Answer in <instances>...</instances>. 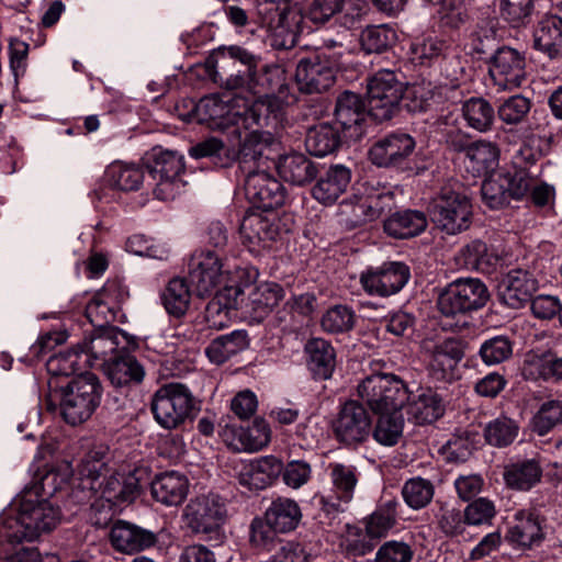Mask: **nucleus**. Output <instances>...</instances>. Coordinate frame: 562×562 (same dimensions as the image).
I'll return each instance as SVG.
<instances>
[{
    "instance_id": "1",
    "label": "nucleus",
    "mask_w": 562,
    "mask_h": 562,
    "mask_svg": "<svg viewBox=\"0 0 562 562\" xmlns=\"http://www.w3.org/2000/svg\"><path fill=\"white\" fill-rule=\"evenodd\" d=\"M256 68L254 55L238 46H231L224 48L216 59L212 77L227 90L246 88L251 94L248 98L250 103L260 99L269 100L272 104L269 117L276 116L279 104L272 94L285 97V71L276 65L265 66L260 72Z\"/></svg>"
},
{
    "instance_id": "2",
    "label": "nucleus",
    "mask_w": 562,
    "mask_h": 562,
    "mask_svg": "<svg viewBox=\"0 0 562 562\" xmlns=\"http://www.w3.org/2000/svg\"><path fill=\"white\" fill-rule=\"evenodd\" d=\"M271 140L269 133L251 131L245 135L238 153L239 167L246 175V196L262 211H271L284 202L282 184L267 172L271 167Z\"/></svg>"
},
{
    "instance_id": "3",
    "label": "nucleus",
    "mask_w": 562,
    "mask_h": 562,
    "mask_svg": "<svg viewBox=\"0 0 562 562\" xmlns=\"http://www.w3.org/2000/svg\"><path fill=\"white\" fill-rule=\"evenodd\" d=\"M272 104L269 100L249 102L248 98L236 93L209 95L200 100L196 105L200 120L206 122L213 130L226 131L241 139V128L250 130L255 125L268 124Z\"/></svg>"
},
{
    "instance_id": "4",
    "label": "nucleus",
    "mask_w": 562,
    "mask_h": 562,
    "mask_svg": "<svg viewBox=\"0 0 562 562\" xmlns=\"http://www.w3.org/2000/svg\"><path fill=\"white\" fill-rule=\"evenodd\" d=\"M60 518L59 509L50 503L40 499L36 494L25 491L20 498L19 510L14 519L9 520L12 529L8 538L12 541H33L42 532L54 529Z\"/></svg>"
},
{
    "instance_id": "5",
    "label": "nucleus",
    "mask_w": 562,
    "mask_h": 562,
    "mask_svg": "<svg viewBox=\"0 0 562 562\" xmlns=\"http://www.w3.org/2000/svg\"><path fill=\"white\" fill-rule=\"evenodd\" d=\"M150 408L155 420L162 428L178 429L192 418L193 396L184 384L168 383L155 392Z\"/></svg>"
},
{
    "instance_id": "6",
    "label": "nucleus",
    "mask_w": 562,
    "mask_h": 562,
    "mask_svg": "<svg viewBox=\"0 0 562 562\" xmlns=\"http://www.w3.org/2000/svg\"><path fill=\"white\" fill-rule=\"evenodd\" d=\"M227 509L222 497L215 494L196 496L187 504L183 518L194 535L221 542L224 539L223 525Z\"/></svg>"
},
{
    "instance_id": "7",
    "label": "nucleus",
    "mask_w": 562,
    "mask_h": 562,
    "mask_svg": "<svg viewBox=\"0 0 562 562\" xmlns=\"http://www.w3.org/2000/svg\"><path fill=\"white\" fill-rule=\"evenodd\" d=\"M358 396L375 414L401 411L408 398L402 380L392 374H372L357 387Z\"/></svg>"
},
{
    "instance_id": "8",
    "label": "nucleus",
    "mask_w": 562,
    "mask_h": 562,
    "mask_svg": "<svg viewBox=\"0 0 562 562\" xmlns=\"http://www.w3.org/2000/svg\"><path fill=\"white\" fill-rule=\"evenodd\" d=\"M405 89V83L394 71L384 69L374 74L367 85L368 114L378 122L392 119L398 110Z\"/></svg>"
},
{
    "instance_id": "9",
    "label": "nucleus",
    "mask_w": 562,
    "mask_h": 562,
    "mask_svg": "<svg viewBox=\"0 0 562 562\" xmlns=\"http://www.w3.org/2000/svg\"><path fill=\"white\" fill-rule=\"evenodd\" d=\"M120 336L123 333L116 327L93 329L86 334L72 346V368L87 371V369L103 368L115 356L119 349Z\"/></svg>"
},
{
    "instance_id": "10",
    "label": "nucleus",
    "mask_w": 562,
    "mask_h": 562,
    "mask_svg": "<svg viewBox=\"0 0 562 562\" xmlns=\"http://www.w3.org/2000/svg\"><path fill=\"white\" fill-rule=\"evenodd\" d=\"M490 291L476 278H460L447 285L439 294L437 306L441 314L456 316L477 311L486 305Z\"/></svg>"
},
{
    "instance_id": "11",
    "label": "nucleus",
    "mask_w": 562,
    "mask_h": 562,
    "mask_svg": "<svg viewBox=\"0 0 562 562\" xmlns=\"http://www.w3.org/2000/svg\"><path fill=\"white\" fill-rule=\"evenodd\" d=\"M429 216L438 229L456 235L470 227L472 205L464 194L445 188L432 199Z\"/></svg>"
},
{
    "instance_id": "12",
    "label": "nucleus",
    "mask_w": 562,
    "mask_h": 562,
    "mask_svg": "<svg viewBox=\"0 0 562 562\" xmlns=\"http://www.w3.org/2000/svg\"><path fill=\"white\" fill-rule=\"evenodd\" d=\"M228 271L224 258L211 249L194 254L189 265L190 282L199 296L212 294L225 282Z\"/></svg>"
},
{
    "instance_id": "13",
    "label": "nucleus",
    "mask_w": 562,
    "mask_h": 562,
    "mask_svg": "<svg viewBox=\"0 0 562 562\" xmlns=\"http://www.w3.org/2000/svg\"><path fill=\"white\" fill-rule=\"evenodd\" d=\"M46 369L52 375L48 380L50 392L47 398V409L69 423L70 381L67 380L70 370L69 353L61 352L49 357Z\"/></svg>"
},
{
    "instance_id": "14",
    "label": "nucleus",
    "mask_w": 562,
    "mask_h": 562,
    "mask_svg": "<svg viewBox=\"0 0 562 562\" xmlns=\"http://www.w3.org/2000/svg\"><path fill=\"white\" fill-rule=\"evenodd\" d=\"M411 278L408 266L404 262H384L376 269L362 272L360 283L372 295L390 296L400 292Z\"/></svg>"
},
{
    "instance_id": "15",
    "label": "nucleus",
    "mask_w": 562,
    "mask_h": 562,
    "mask_svg": "<svg viewBox=\"0 0 562 562\" xmlns=\"http://www.w3.org/2000/svg\"><path fill=\"white\" fill-rule=\"evenodd\" d=\"M371 424L370 415L363 405L351 400L342 405L334 423V432L340 442L355 446L369 438Z\"/></svg>"
},
{
    "instance_id": "16",
    "label": "nucleus",
    "mask_w": 562,
    "mask_h": 562,
    "mask_svg": "<svg viewBox=\"0 0 562 562\" xmlns=\"http://www.w3.org/2000/svg\"><path fill=\"white\" fill-rule=\"evenodd\" d=\"M539 288L536 269L513 268L498 283V297L510 308H520L529 302Z\"/></svg>"
},
{
    "instance_id": "17",
    "label": "nucleus",
    "mask_w": 562,
    "mask_h": 562,
    "mask_svg": "<svg viewBox=\"0 0 562 562\" xmlns=\"http://www.w3.org/2000/svg\"><path fill=\"white\" fill-rule=\"evenodd\" d=\"M72 368V425L89 419L101 401V384L90 371Z\"/></svg>"
},
{
    "instance_id": "18",
    "label": "nucleus",
    "mask_w": 562,
    "mask_h": 562,
    "mask_svg": "<svg viewBox=\"0 0 562 562\" xmlns=\"http://www.w3.org/2000/svg\"><path fill=\"white\" fill-rule=\"evenodd\" d=\"M423 350L429 374L437 381H448L463 357L458 340L447 338L440 341L424 340Z\"/></svg>"
},
{
    "instance_id": "19",
    "label": "nucleus",
    "mask_w": 562,
    "mask_h": 562,
    "mask_svg": "<svg viewBox=\"0 0 562 562\" xmlns=\"http://www.w3.org/2000/svg\"><path fill=\"white\" fill-rule=\"evenodd\" d=\"M282 461L274 456L259 457L240 463L237 479L241 486L250 491H261L272 485L281 475Z\"/></svg>"
},
{
    "instance_id": "20",
    "label": "nucleus",
    "mask_w": 562,
    "mask_h": 562,
    "mask_svg": "<svg viewBox=\"0 0 562 562\" xmlns=\"http://www.w3.org/2000/svg\"><path fill=\"white\" fill-rule=\"evenodd\" d=\"M335 80V69L318 58L302 59L296 66L295 83L302 93H323L334 86Z\"/></svg>"
},
{
    "instance_id": "21",
    "label": "nucleus",
    "mask_w": 562,
    "mask_h": 562,
    "mask_svg": "<svg viewBox=\"0 0 562 562\" xmlns=\"http://www.w3.org/2000/svg\"><path fill=\"white\" fill-rule=\"evenodd\" d=\"M415 140L405 133H393L379 139L369 151L372 164L393 167L403 164L413 153Z\"/></svg>"
},
{
    "instance_id": "22",
    "label": "nucleus",
    "mask_w": 562,
    "mask_h": 562,
    "mask_svg": "<svg viewBox=\"0 0 562 562\" xmlns=\"http://www.w3.org/2000/svg\"><path fill=\"white\" fill-rule=\"evenodd\" d=\"M109 540L114 550L133 554L153 547L157 537L153 531L125 520H116L111 526Z\"/></svg>"
},
{
    "instance_id": "23",
    "label": "nucleus",
    "mask_w": 562,
    "mask_h": 562,
    "mask_svg": "<svg viewBox=\"0 0 562 562\" xmlns=\"http://www.w3.org/2000/svg\"><path fill=\"white\" fill-rule=\"evenodd\" d=\"M491 72L505 89L518 88L525 80V58L510 47L499 48L493 57Z\"/></svg>"
},
{
    "instance_id": "24",
    "label": "nucleus",
    "mask_w": 562,
    "mask_h": 562,
    "mask_svg": "<svg viewBox=\"0 0 562 562\" xmlns=\"http://www.w3.org/2000/svg\"><path fill=\"white\" fill-rule=\"evenodd\" d=\"M351 181V171L344 165H333L321 176L312 189V195L324 205L334 204L346 192Z\"/></svg>"
},
{
    "instance_id": "25",
    "label": "nucleus",
    "mask_w": 562,
    "mask_h": 562,
    "mask_svg": "<svg viewBox=\"0 0 562 562\" xmlns=\"http://www.w3.org/2000/svg\"><path fill=\"white\" fill-rule=\"evenodd\" d=\"M271 166L284 181L295 186L311 182L318 172L316 165L301 153L285 154L277 162L271 159Z\"/></svg>"
},
{
    "instance_id": "26",
    "label": "nucleus",
    "mask_w": 562,
    "mask_h": 562,
    "mask_svg": "<svg viewBox=\"0 0 562 562\" xmlns=\"http://www.w3.org/2000/svg\"><path fill=\"white\" fill-rule=\"evenodd\" d=\"M543 519L530 509H521L514 515V525L509 528L507 538L510 542L530 548L543 539Z\"/></svg>"
},
{
    "instance_id": "27",
    "label": "nucleus",
    "mask_w": 562,
    "mask_h": 562,
    "mask_svg": "<svg viewBox=\"0 0 562 562\" xmlns=\"http://www.w3.org/2000/svg\"><path fill=\"white\" fill-rule=\"evenodd\" d=\"M189 481L186 475L169 471L161 473L151 482L153 497L166 506H178L187 497Z\"/></svg>"
},
{
    "instance_id": "28",
    "label": "nucleus",
    "mask_w": 562,
    "mask_h": 562,
    "mask_svg": "<svg viewBox=\"0 0 562 562\" xmlns=\"http://www.w3.org/2000/svg\"><path fill=\"white\" fill-rule=\"evenodd\" d=\"M407 415L416 424H430L445 413L442 397L431 389H420L407 398Z\"/></svg>"
},
{
    "instance_id": "29",
    "label": "nucleus",
    "mask_w": 562,
    "mask_h": 562,
    "mask_svg": "<svg viewBox=\"0 0 562 562\" xmlns=\"http://www.w3.org/2000/svg\"><path fill=\"white\" fill-rule=\"evenodd\" d=\"M284 289L276 282H262L252 288L246 301V314L262 319L284 299Z\"/></svg>"
},
{
    "instance_id": "30",
    "label": "nucleus",
    "mask_w": 562,
    "mask_h": 562,
    "mask_svg": "<svg viewBox=\"0 0 562 562\" xmlns=\"http://www.w3.org/2000/svg\"><path fill=\"white\" fill-rule=\"evenodd\" d=\"M240 235L249 249L268 247L269 243L279 235V228L272 220L262 214L252 213L244 217L240 225Z\"/></svg>"
},
{
    "instance_id": "31",
    "label": "nucleus",
    "mask_w": 562,
    "mask_h": 562,
    "mask_svg": "<svg viewBox=\"0 0 562 562\" xmlns=\"http://www.w3.org/2000/svg\"><path fill=\"white\" fill-rule=\"evenodd\" d=\"M308 355V369L318 380L331 378L336 367V351L334 347L323 338H312L305 345Z\"/></svg>"
},
{
    "instance_id": "32",
    "label": "nucleus",
    "mask_w": 562,
    "mask_h": 562,
    "mask_svg": "<svg viewBox=\"0 0 562 562\" xmlns=\"http://www.w3.org/2000/svg\"><path fill=\"white\" fill-rule=\"evenodd\" d=\"M456 261L462 268L488 274L495 270L498 257L484 241L474 239L460 248L456 255Z\"/></svg>"
},
{
    "instance_id": "33",
    "label": "nucleus",
    "mask_w": 562,
    "mask_h": 562,
    "mask_svg": "<svg viewBox=\"0 0 562 562\" xmlns=\"http://www.w3.org/2000/svg\"><path fill=\"white\" fill-rule=\"evenodd\" d=\"M428 221L424 212L417 210H405L392 214L384 222V232L394 238H412L423 233Z\"/></svg>"
},
{
    "instance_id": "34",
    "label": "nucleus",
    "mask_w": 562,
    "mask_h": 562,
    "mask_svg": "<svg viewBox=\"0 0 562 562\" xmlns=\"http://www.w3.org/2000/svg\"><path fill=\"white\" fill-rule=\"evenodd\" d=\"M265 518L279 533H288L299 526L302 512L294 499L280 496L266 509Z\"/></svg>"
},
{
    "instance_id": "35",
    "label": "nucleus",
    "mask_w": 562,
    "mask_h": 562,
    "mask_svg": "<svg viewBox=\"0 0 562 562\" xmlns=\"http://www.w3.org/2000/svg\"><path fill=\"white\" fill-rule=\"evenodd\" d=\"M327 473L334 497L339 502L333 504V507L338 509L340 503L349 504L353 498L358 484L357 469L350 464L330 462L327 465Z\"/></svg>"
},
{
    "instance_id": "36",
    "label": "nucleus",
    "mask_w": 562,
    "mask_h": 562,
    "mask_svg": "<svg viewBox=\"0 0 562 562\" xmlns=\"http://www.w3.org/2000/svg\"><path fill=\"white\" fill-rule=\"evenodd\" d=\"M249 345L246 330H234L231 334L222 335L211 341L205 352L210 361L222 364L233 356L245 350Z\"/></svg>"
},
{
    "instance_id": "37",
    "label": "nucleus",
    "mask_w": 562,
    "mask_h": 562,
    "mask_svg": "<svg viewBox=\"0 0 562 562\" xmlns=\"http://www.w3.org/2000/svg\"><path fill=\"white\" fill-rule=\"evenodd\" d=\"M105 369L112 384L116 386L127 385L132 382L138 383L144 378L142 364L130 353L115 355Z\"/></svg>"
},
{
    "instance_id": "38",
    "label": "nucleus",
    "mask_w": 562,
    "mask_h": 562,
    "mask_svg": "<svg viewBox=\"0 0 562 562\" xmlns=\"http://www.w3.org/2000/svg\"><path fill=\"white\" fill-rule=\"evenodd\" d=\"M542 469L535 460L512 463L503 473L506 485L519 491L530 490L540 481Z\"/></svg>"
},
{
    "instance_id": "39",
    "label": "nucleus",
    "mask_w": 562,
    "mask_h": 562,
    "mask_svg": "<svg viewBox=\"0 0 562 562\" xmlns=\"http://www.w3.org/2000/svg\"><path fill=\"white\" fill-rule=\"evenodd\" d=\"M499 150L497 146L487 140H477L471 144L465 153L469 168L473 175L482 176L494 170L497 166Z\"/></svg>"
},
{
    "instance_id": "40",
    "label": "nucleus",
    "mask_w": 562,
    "mask_h": 562,
    "mask_svg": "<svg viewBox=\"0 0 562 562\" xmlns=\"http://www.w3.org/2000/svg\"><path fill=\"white\" fill-rule=\"evenodd\" d=\"M256 11L260 16V23L269 30L282 27L292 35H300L303 32L301 24L292 26L289 22L291 15L286 12V8H281L270 0H257Z\"/></svg>"
},
{
    "instance_id": "41",
    "label": "nucleus",
    "mask_w": 562,
    "mask_h": 562,
    "mask_svg": "<svg viewBox=\"0 0 562 562\" xmlns=\"http://www.w3.org/2000/svg\"><path fill=\"white\" fill-rule=\"evenodd\" d=\"M104 179L112 188L122 191H134L143 183L144 172L133 165L115 162L106 168Z\"/></svg>"
},
{
    "instance_id": "42",
    "label": "nucleus",
    "mask_w": 562,
    "mask_h": 562,
    "mask_svg": "<svg viewBox=\"0 0 562 562\" xmlns=\"http://www.w3.org/2000/svg\"><path fill=\"white\" fill-rule=\"evenodd\" d=\"M339 142V135L333 126L321 124L308 130L305 147L311 155L324 157L331 154L338 147Z\"/></svg>"
},
{
    "instance_id": "43",
    "label": "nucleus",
    "mask_w": 562,
    "mask_h": 562,
    "mask_svg": "<svg viewBox=\"0 0 562 562\" xmlns=\"http://www.w3.org/2000/svg\"><path fill=\"white\" fill-rule=\"evenodd\" d=\"M404 418L401 411L380 414L371 434L374 440L386 447L394 446L403 435Z\"/></svg>"
},
{
    "instance_id": "44",
    "label": "nucleus",
    "mask_w": 562,
    "mask_h": 562,
    "mask_svg": "<svg viewBox=\"0 0 562 562\" xmlns=\"http://www.w3.org/2000/svg\"><path fill=\"white\" fill-rule=\"evenodd\" d=\"M364 115V104L361 98L350 91L341 93L336 102L335 117L344 130L361 123Z\"/></svg>"
},
{
    "instance_id": "45",
    "label": "nucleus",
    "mask_w": 562,
    "mask_h": 562,
    "mask_svg": "<svg viewBox=\"0 0 562 562\" xmlns=\"http://www.w3.org/2000/svg\"><path fill=\"white\" fill-rule=\"evenodd\" d=\"M376 541L358 526L347 525L340 538V548L349 558H359L370 553Z\"/></svg>"
},
{
    "instance_id": "46",
    "label": "nucleus",
    "mask_w": 562,
    "mask_h": 562,
    "mask_svg": "<svg viewBox=\"0 0 562 562\" xmlns=\"http://www.w3.org/2000/svg\"><path fill=\"white\" fill-rule=\"evenodd\" d=\"M191 293L184 279L173 278L162 293L166 311L176 317L186 314L189 308Z\"/></svg>"
},
{
    "instance_id": "47",
    "label": "nucleus",
    "mask_w": 562,
    "mask_h": 562,
    "mask_svg": "<svg viewBox=\"0 0 562 562\" xmlns=\"http://www.w3.org/2000/svg\"><path fill=\"white\" fill-rule=\"evenodd\" d=\"M462 113L469 126L479 132L490 130L495 117L493 106L483 98H471L465 101Z\"/></svg>"
},
{
    "instance_id": "48",
    "label": "nucleus",
    "mask_w": 562,
    "mask_h": 562,
    "mask_svg": "<svg viewBox=\"0 0 562 562\" xmlns=\"http://www.w3.org/2000/svg\"><path fill=\"white\" fill-rule=\"evenodd\" d=\"M518 424L506 416H499L484 427V438L487 443L494 447H507L514 442L518 436Z\"/></svg>"
},
{
    "instance_id": "49",
    "label": "nucleus",
    "mask_w": 562,
    "mask_h": 562,
    "mask_svg": "<svg viewBox=\"0 0 562 562\" xmlns=\"http://www.w3.org/2000/svg\"><path fill=\"white\" fill-rule=\"evenodd\" d=\"M530 128L532 132L524 138L522 145L515 156L516 164L520 169H527L526 166H532L543 156L541 145L549 138L544 127L540 124L535 127L530 126Z\"/></svg>"
},
{
    "instance_id": "50",
    "label": "nucleus",
    "mask_w": 562,
    "mask_h": 562,
    "mask_svg": "<svg viewBox=\"0 0 562 562\" xmlns=\"http://www.w3.org/2000/svg\"><path fill=\"white\" fill-rule=\"evenodd\" d=\"M356 325V314L348 305L337 304L329 307L322 316L321 326L328 334H344Z\"/></svg>"
},
{
    "instance_id": "51",
    "label": "nucleus",
    "mask_w": 562,
    "mask_h": 562,
    "mask_svg": "<svg viewBox=\"0 0 562 562\" xmlns=\"http://www.w3.org/2000/svg\"><path fill=\"white\" fill-rule=\"evenodd\" d=\"M81 449L83 456L78 465L80 475L88 479H97L105 464L104 459L109 450L108 447L103 443L88 440L81 445Z\"/></svg>"
},
{
    "instance_id": "52",
    "label": "nucleus",
    "mask_w": 562,
    "mask_h": 562,
    "mask_svg": "<svg viewBox=\"0 0 562 562\" xmlns=\"http://www.w3.org/2000/svg\"><path fill=\"white\" fill-rule=\"evenodd\" d=\"M559 424H562V400L552 398L540 405L531 419V429L544 436Z\"/></svg>"
},
{
    "instance_id": "53",
    "label": "nucleus",
    "mask_w": 562,
    "mask_h": 562,
    "mask_svg": "<svg viewBox=\"0 0 562 562\" xmlns=\"http://www.w3.org/2000/svg\"><path fill=\"white\" fill-rule=\"evenodd\" d=\"M396 506L397 503L395 501H389L366 519V529L375 541L385 537L387 531L395 525Z\"/></svg>"
},
{
    "instance_id": "54",
    "label": "nucleus",
    "mask_w": 562,
    "mask_h": 562,
    "mask_svg": "<svg viewBox=\"0 0 562 562\" xmlns=\"http://www.w3.org/2000/svg\"><path fill=\"white\" fill-rule=\"evenodd\" d=\"M183 171V156L172 150H159L154 155V161L149 172L151 177L176 179L181 178Z\"/></svg>"
},
{
    "instance_id": "55",
    "label": "nucleus",
    "mask_w": 562,
    "mask_h": 562,
    "mask_svg": "<svg viewBox=\"0 0 562 562\" xmlns=\"http://www.w3.org/2000/svg\"><path fill=\"white\" fill-rule=\"evenodd\" d=\"M527 378L562 381V356L548 355L528 361L524 368Z\"/></svg>"
},
{
    "instance_id": "56",
    "label": "nucleus",
    "mask_w": 562,
    "mask_h": 562,
    "mask_svg": "<svg viewBox=\"0 0 562 562\" xmlns=\"http://www.w3.org/2000/svg\"><path fill=\"white\" fill-rule=\"evenodd\" d=\"M405 503L413 509L427 506L434 496V485L422 477H413L405 482L402 488Z\"/></svg>"
},
{
    "instance_id": "57",
    "label": "nucleus",
    "mask_w": 562,
    "mask_h": 562,
    "mask_svg": "<svg viewBox=\"0 0 562 562\" xmlns=\"http://www.w3.org/2000/svg\"><path fill=\"white\" fill-rule=\"evenodd\" d=\"M513 353V345L506 336H495L485 340L480 348L484 363L492 366L507 360Z\"/></svg>"
},
{
    "instance_id": "58",
    "label": "nucleus",
    "mask_w": 562,
    "mask_h": 562,
    "mask_svg": "<svg viewBox=\"0 0 562 562\" xmlns=\"http://www.w3.org/2000/svg\"><path fill=\"white\" fill-rule=\"evenodd\" d=\"M531 108L530 100L517 94L508 98L498 108V116L502 122L508 125H516L522 122Z\"/></svg>"
},
{
    "instance_id": "59",
    "label": "nucleus",
    "mask_w": 562,
    "mask_h": 562,
    "mask_svg": "<svg viewBox=\"0 0 562 562\" xmlns=\"http://www.w3.org/2000/svg\"><path fill=\"white\" fill-rule=\"evenodd\" d=\"M506 176L485 179L482 183L481 192L483 201L491 209H499L509 203V193L506 189Z\"/></svg>"
},
{
    "instance_id": "60",
    "label": "nucleus",
    "mask_w": 562,
    "mask_h": 562,
    "mask_svg": "<svg viewBox=\"0 0 562 562\" xmlns=\"http://www.w3.org/2000/svg\"><path fill=\"white\" fill-rule=\"evenodd\" d=\"M116 310L110 302L97 296L86 306V316L94 329L110 328V323L115 319Z\"/></svg>"
},
{
    "instance_id": "61",
    "label": "nucleus",
    "mask_w": 562,
    "mask_h": 562,
    "mask_svg": "<svg viewBox=\"0 0 562 562\" xmlns=\"http://www.w3.org/2000/svg\"><path fill=\"white\" fill-rule=\"evenodd\" d=\"M364 195L369 203L366 207L370 209L373 221L379 218L382 214L392 211L395 205L394 193L386 188H367Z\"/></svg>"
},
{
    "instance_id": "62",
    "label": "nucleus",
    "mask_w": 562,
    "mask_h": 562,
    "mask_svg": "<svg viewBox=\"0 0 562 562\" xmlns=\"http://www.w3.org/2000/svg\"><path fill=\"white\" fill-rule=\"evenodd\" d=\"M439 528L447 536H458L468 526L464 510L450 506H441L437 515Z\"/></svg>"
},
{
    "instance_id": "63",
    "label": "nucleus",
    "mask_w": 562,
    "mask_h": 562,
    "mask_svg": "<svg viewBox=\"0 0 562 562\" xmlns=\"http://www.w3.org/2000/svg\"><path fill=\"white\" fill-rule=\"evenodd\" d=\"M533 7V0H503L502 14L513 27H519L529 21Z\"/></svg>"
},
{
    "instance_id": "64",
    "label": "nucleus",
    "mask_w": 562,
    "mask_h": 562,
    "mask_svg": "<svg viewBox=\"0 0 562 562\" xmlns=\"http://www.w3.org/2000/svg\"><path fill=\"white\" fill-rule=\"evenodd\" d=\"M443 5V13L439 19V30L442 33L459 32L469 23V14L463 4L446 3Z\"/></svg>"
}]
</instances>
